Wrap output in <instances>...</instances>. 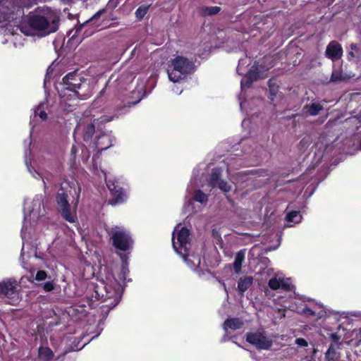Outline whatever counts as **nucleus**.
<instances>
[{
	"mask_svg": "<svg viewBox=\"0 0 361 361\" xmlns=\"http://www.w3.org/2000/svg\"><path fill=\"white\" fill-rule=\"evenodd\" d=\"M295 343L302 347H307L308 345L307 341L302 338H297L295 340Z\"/></svg>",
	"mask_w": 361,
	"mask_h": 361,
	"instance_id": "58836bf2",
	"label": "nucleus"
},
{
	"mask_svg": "<svg viewBox=\"0 0 361 361\" xmlns=\"http://www.w3.org/2000/svg\"><path fill=\"white\" fill-rule=\"evenodd\" d=\"M86 344H87V343H84V344L82 345V346L80 349H82L84 346H85V345H86Z\"/></svg>",
	"mask_w": 361,
	"mask_h": 361,
	"instance_id": "5fc2aeb1",
	"label": "nucleus"
},
{
	"mask_svg": "<svg viewBox=\"0 0 361 361\" xmlns=\"http://www.w3.org/2000/svg\"><path fill=\"white\" fill-rule=\"evenodd\" d=\"M102 270H103V268H102V267H101V269H100V273H101V274H102Z\"/></svg>",
	"mask_w": 361,
	"mask_h": 361,
	"instance_id": "4d7b16f0",
	"label": "nucleus"
},
{
	"mask_svg": "<svg viewBox=\"0 0 361 361\" xmlns=\"http://www.w3.org/2000/svg\"><path fill=\"white\" fill-rule=\"evenodd\" d=\"M114 141V137L111 132L104 133L97 136L95 147L98 151L102 152L111 147Z\"/></svg>",
	"mask_w": 361,
	"mask_h": 361,
	"instance_id": "aec40b11",
	"label": "nucleus"
},
{
	"mask_svg": "<svg viewBox=\"0 0 361 361\" xmlns=\"http://www.w3.org/2000/svg\"><path fill=\"white\" fill-rule=\"evenodd\" d=\"M36 4L35 1H23L21 2V6L23 7V8H29L33 4Z\"/></svg>",
	"mask_w": 361,
	"mask_h": 361,
	"instance_id": "ea45409f",
	"label": "nucleus"
},
{
	"mask_svg": "<svg viewBox=\"0 0 361 361\" xmlns=\"http://www.w3.org/2000/svg\"><path fill=\"white\" fill-rule=\"evenodd\" d=\"M77 151H78V147H77V146H75V145H73V147H72V148H71V154H72L73 156H75V154H76V152H77Z\"/></svg>",
	"mask_w": 361,
	"mask_h": 361,
	"instance_id": "a18cd8bd",
	"label": "nucleus"
},
{
	"mask_svg": "<svg viewBox=\"0 0 361 361\" xmlns=\"http://www.w3.org/2000/svg\"><path fill=\"white\" fill-rule=\"evenodd\" d=\"M342 54V47L337 42L332 41L328 44L326 49V55L332 61L340 59Z\"/></svg>",
	"mask_w": 361,
	"mask_h": 361,
	"instance_id": "412c9836",
	"label": "nucleus"
},
{
	"mask_svg": "<svg viewBox=\"0 0 361 361\" xmlns=\"http://www.w3.org/2000/svg\"><path fill=\"white\" fill-rule=\"evenodd\" d=\"M346 121L348 122H356V123H361L360 121H358V119L355 117L350 118L346 120Z\"/></svg>",
	"mask_w": 361,
	"mask_h": 361,
	"instance_id": "c03bdc74",
	"label": "nucleus"
},
{
	"mask_svg": "<svg viewBox=\"0 0 361 361\" xmlns=\"http://www.w3.org/2000/svg\"><path fill=\"white\" fill-rule=\"evenodd\" d=\"M24 220L21 229V237L23 241L20 259L23 258L25 252L27 240L30 238L34 226L37 221L45 214L44 195H36L32 200L25 199L23 205Z\"/></svg>",
	"mask_w": 361,
	"mask_h": 361,
	"instance_id": "7ed1b4c3",
	"label": "nucleus"
},
{
	"mask_svg": "<svg viewBox=\"0 0 361 361\" xmlns=\"http://www.w3.org/2000/svg\"><path fill=\"white\" fill-rule=\"evenodd\" d=\"M350 48H351L352 51H357V47L355 44H351ZM349 55L351 56L352 57H353L354 56L353 51H350L349 53Z\"/></svg>",
	"mask_w": 361,
	"mask_h": 361,
	"instance_id": "37998d69",
	"label": "nucleus"
},
{
	"mask_svg": "<svg viewBox=\"0 0 361 361\" xmlns=\"http://www.w3.org/2000/svg\"><path fill=\"white\" fill-rule=\"evenodd\" d=\"M25 163L29 173L33 178L42 180L44 190H46V180H48V177L39 171L43 164L41 156H33L29 149H26L25 152Z\"/></svg>",
	"mask_w": 361,
	"mask_h": 361,
	"instance_id": "9b49d317",
	"label": "nucleus"
},
{
	"mask_svg": "<svg viewBox=\"0 0 361 361\" xmlns=\"http://www.w3.org/2000/svg\"><path fill=\"white\" fill-rule=\"evenodd\" d=\"M253 283L252 276H244L239 279L238 281V290L241 295L248 290Z\"/></svg>",
	"mask_w": 361,
	"mask_h": 361,
	"instance_id": "393cba45",
	"label": "nucleus"
},
{
	"mask_svg": "<svg viewBox=\"0 0 361 361\" xmlns=\"http://www.w3.org/2000/svg\"><path fill=\"white\" fill-rule=\"evenodd\" d=\"M99 334H100V332L97 334L96 337L99 336ZM95 338V336H94L92 338Z\"/></svg>",
	"mask_w": 361,
	"mask_h": 361,
	"instance_id": "6e6d98bb",
	"label": "nucleus"
},
{
	"mask_svg": "<svg viewBox=\"0 0 361 361\" xmlns=\"http://www.w3.org/2000/svg\"><path fill=\"white\" fill-rule=\"evenodd\" d=\"M269 87H270L271 94L272 95H274V94H275V92H274V90L271 87V85H269Z\"/></svg>",
	"mask_w": 361,
	"mask_h": 361,
	"instance_id": "864d4df0",
	"label": "nucleus"
},
{
	"mask_svg": "<svg viewBox=\"0 0 361 361\" xmlns=\"http://www.w3.org/2000/svg\"><path fill=\"white\" fill-rule=\"evenodd\" d=\"M38 356L42 361H49L53 358L54 353L49 348L41 346L38 350Z\"/></svg>",
	"mask_w": 361,
	"mask_h": 361,
	"instance_id": "bb28decb",
	"label": "nucleus"
},
{
	"mask_svg": "<svg viewBox=\"0 0 361 361\" xmlns=\"http://www.w3.org/2000/svg\"><path fill=\"white\" fill-rule=\"evenodd\" d=\"M18 283L15 279H6L0 282V297L11 305H16L20 301Z\"/></svg>",
	"mask_w": 361,
	"mask_h": 361,
	"instance_id": "f8f14e48",
	"label": "nucleus"
},
{
	"mask_svg": "<svg viewBox=\"0 0 361 361\" xmlns=\"http://www.w3.org/2000/svg\"><path fill=\"white\" fill-rule=\"evenodd\" d=\"M221 11L219 6H207L202 8V13L206 16H212L218 13Z\"/></svg>",
	"mask_w": 361,
	"mask_h": 361,
	"instance_id": "72a5a7b5",
	"label": "nucleus"
},
{
	"mask_svg": "<svg viewBox=\"0 0 361 361\" xmlns=\"http://www.w3.org/2000/svg\"><path fill=\"white\" fill-rule=\"evenodd\" d=\"M202 176L203 173L200 175L197 169L193 170L192 177L187 188V196L191 195L188 200V207L192 204V201L200 203L203 207H205L208 202L209 195L199 188L203 186L201 180Z\"/></svg>",
	"mask_w": 361,
	"mask_h": 361,
	"instance_id": "6e6552de",
	"label": "nucleus"
},
{
	"mask_svg": "<svg viewBox=\"0 0 361 361\" xmlns=\"http://www.w3.org/2000/svg\"><path fill=\"white\" fill-rule=\"evenodd\" d=\"M121 258L122 260L121 279L124 282L126 280V276L129 273L128 257L126 255H121Z\"/></svg>",
	"mask_w": 361,
	"mask_h": 361,
	"instance_id": "c756f323",
	"label": "nucleus"
},
{
	"mask_svg": "<svg viewBox=\"0 0 361 361\" xmlns=\"http://www.w3.org/2000/svg\"><path fill=\"white\" fill-rule=\"evenodd\" d=\"M331 338L334 342L338 343L339 337L336 334H331Z\"/></svg>",
	"mask_w": 361,
	"mask_h": 361,
	"instance_id": "49530a36",
	"label": "nucleus"
},
{
	"mask_svg": "<svg viewBox=\"0 0 361 361\" xmlns=\"http://www.w3.org/2000/svg\"><path fill=\"white\" fill-rule=\"evenodd\" d=\"M151 4L140 5L135 11V17L138 20L143 19L147 13Z\"/></svg>",
	"mask_w": 361,
	"mask_h": 361,
	"instance_id": "7c9ffc66",
	"label": "nucleus"
},
{
	"mask_svg": "<svg viewBox=\"0 0 361 361\" xmlns=\"http://www.w3.org/2000/svg\"><path fill=\"white\" fill-rule=\"evenodd\" d=\"M47 106V105L45 102H41L37 106L32 109L33 114L30 115V134L33 133L35 128L37 126L39 122L47 120V114L45 111Z\"/></svg>",
	"mask_w": 361,
	"mask_h": 361,
	"instance_id": "dca6fc26",
	"label": "nucleus"
},
{
	"mask_svg": "<svg viewBox=\"0 0 361 361\" xmlns=\"http://www.w3.org/2000/svg\"><path fill=\"white\" fill-rule=\"evenodd\" d=\"M59 85L69 89H76L80 92H90L87 80L82 79L75 71L68 73Z\"/></svg>",
	"mask_w": 361,
	"mask_h": 361,
	"instance_id": "2eb2a0df",
	"label": "nucleus"
},
{
	"mask_svg": "<svg viewBox=\"0 0 361 361\" xmlns=\"http://www.w3.org/2000/svg\"><path fill=\"white\" fill-rule=\"evenodd\" d=\"M220 283L222 285V287L224 289V290L227 293V288H226V284L224 282H221V281H220Z\"/></svg>",
	"mask_w": 361,
	"mask_h": 361,
	"instance_id": "603ef678",
	"label": "nucleus"
},
{
	"mask_svg": "<svg viewBox=\"0 0 361 361\" xmlns=\"http://www.w3.org/2000/svg\"><path fill=\"white\" fill-rule=\"evenodd\" d=\"M258 77L259 76L257 73H256L255 71V66H252V68L247 72V75L241 80V89L243 90L245 87H249L254 80H257Z\"/></svg>",
	"mask_w": 361,
	"mask_h": 361,
	"instance_id": "b1692460",
	"label": "nucleus"
},
{
	"mask_svg": "<svg viewBox=\"0 0 361 361\" xmlns=\"http://www.w3.org/2000/svg\"><path fill=\"white\" fill-rule=\"evenodd\" d=\"M250 64V59L247 58L240 59L238 61V65L237 67V72L239 75H243L245 73V71L243 70L247 65Z\"/></svg>",
	"mask_w": 361,
	"mask_h": 361,
	"instance_id": "473e14b6",
	"label": "nucleus"
},
{
	"mask_svg": "<svg viewBox=\"0 0 361 361\" xmlns=\"http://www.w3.org/2000/svg\"><path fill=\"white\" fill-rule=\"evenodd\" d=\"M269 286L272 290L282 289L289 290L291 287V281L288 278L277 275L269 281Z\"/></svg>",
	"mask_w": 361,
	"mask_h": 361,
	"instance_id": "a211bd4d",
	"label": "nucleus"
},
{
	"mask_svg": "<svg viewBox=\"0 0 361 361\" xmlns=\"http://www.w3.org/2000/svg\"><path fill=\"white\" fill-rule=\"evenodd\" d=\"M140 102V99L133 102H128V104H125L123 106L118 107L116 110L115 114L113 116L104 115L101 116L99 118L94 119L92 123L88 124L83 129V138L85 140H89L93 133H94L95 126H98L99 123H106L112 121L115 118H118L119 116L122 114H125L128 112V109L132 105H135Z\"/></svg>",
	"mask_w": 361,
	"mask_h": 361,
	"instance_id": "9d476101",
	"label": "nucleus"
},
{
	"mask_svg": "<svg viewBox=\"0 0 361 361\" xmlns=\"http://www.w3.org/2000/svg\"><path fill=\"white\" fill-rule=\"evenodd\" d=\"M248 123V121L244 119L242 122V126L244 128Z\"/></svg>",
	"mask_w": 361,
	"mask_h": 361,
	"instance_id": "3c124183",
	"label": "nucleus"
},
{
	"mask_svg": "<svg viewBox=\"0 0 361 361\" xmlns=\"http://www.w3.org/2000/svg\"><path fill=\"white\" fill-rule=\"evenodd\" d=\"M221 169L215 168L212 170L209 180V185L212 188H218L222 192H228L231 190V185L221 178Z\"/></svg>",
	"mask_w": 361,
	"mask_h": 361,
	"instance_id": "f3484780",
	"label": "nucleus"
},
{
	"mask_svg": "<svg viewBox=\"0 0 361 361\" xmlns=\"http://www.w3.org/2000/svg\"><path fill=\"white\" fill-rule=\"evenodd\" d=\"M46 278H47V273L42 270L38 271L35 276V279L39 281H43Z\"/></svg>",
	"mask_w": 361,
	"mask_h": 361,
	"instance_id": "f704fd0d",
	"label": "nucleus"
},
{
	"mask_svg": "<svg viewBox=\"0 0 361 361\" xmlns=\"http://www.w3.org/2000/svg\"><path fill=\"white\" fill-rule=\"evenodd\" d=\"M111 240L116 249L130 251L133 247V240L130 232L123 226H115L110 231Z\"/></svg>",
	"mask_w": 361,
	"mask_h": 361,
	"instance_id": "1a4fd4ad",
	"label": "nucleus"
},
{
	"mask_svg": "<svg viewBox=\"0 0 361 361\" xmlns=\"http://www.w3.org/2000/svg\"><path fill=\"white\" fill-rule=\"evenodd\" d=\"M105 12V9H102L97 11L87 23H92L97 20L102 13Z\"/></svg>",
	"mask_w": 361,
	"mask_h": 361,
	"instance_id": "c9c22d12",
	"label": "nucleus"
},
{
	"mask_svg": "<svg viewBox=\"0 0 361 361\" xmlns=\"http://www.w3.org/2000/svg\"><path fill=\"white\" fill-rule=\"evenodd\" d=\"M245 259V252L240 250L235 257L233 262V268L236 273H239L241 270L243 262Z\"/></svg>",
	"mask_w": 361,
	"mask_h": 361,
	"instance_id": "c85d7f7f",
	"label": "nucleus"
},
{
	"mask_svg": "<svg viewBox=\"0 0 361 361\" xmlns=\"http://www.w3.org/2000/svg\"><path fill=\"white\" fill-rule=\"evenodd\" d=\"M302 219V217L300 212L293 211L288 212L286 216V220L287 221L286 226L291 227L294 224L300 223Z\"/></svg>",
	"mask_w": 361,
	"mask_h": 361,
	"instance_id": "a878e982",
	"label": "nucleus"
},
{
	"mask_svg": "<svg viewBox=\"0 0 361 361\" xmlns=\"http://www.w3.org/2000/svg\"><path fill=\"white\" fill-rule=\"evenodd\" d=\"M172 91L176 94H180L182 92V89L180 90L178 87L177 88L174 87L172 89Z\"/></svg>",
	"mask_w": 361,
	"mask_h": 361,
	"instance_id": "de8ad7c7",
	"label": "nucleus"
},
{
	"mask_svg": "<svg viewBox=\"0 0 361 361\" xmlns=\"http://www.w3.org/2000/svg\"><path fill=\"white\" fill-rule=\"evenodd\" d=\"M51 71H52V69H51V67L49 66L47 69V74L45 75V78H44V85L46 84V82L50 80V76H49V74L51 73Z\"/></svg>",
	"mask_w": 361,
	"mask_h": 361,
	"instance_id": "a19ab883",
	"label": "nucleus"
},
{
	"mask_svg": "<svg viewBox=\"0 0 361 361\" xmlns=\"http://www.w3.org/2000/svg\"><path fill=\"white\" fill-rule=\"evenodd\" d=\"M325 357L326 361H338L339 355L336 349L331 345L326 353Z\"/></svg>",
	"mask_w": 361,
	"mask_h": 361,
	"instance_id": "2f4dec72",
	"label": "nucleus"
},
{
	"mask_svg": "<svg viewBox=\"0 0 361 361\" xmlns=\"http://www.w3.org/2000/svg\"><path fill=\"white\" fill-rule=\"evenodd\" d=\"M303 313L308 315H312L316 317L317 319H321L324 317L326 312L324 306L322 304H316L315 310H312L310 307H305L302 310Z\"/></svg>",
	"mask_w": 361,
	"mask_h": 361,
	"instance_id": "5701e85b",
	"label": "nucleus"
},
{
	"mask_svg": "<svg viewBox=\"0 0 361 361\" xmlns=\"http://www.w3.org/2000/svg\"><path fill=\"white\" fill-rule=\"evenodd\" d=\"M81 127L82 126H81L80 123L78 124L76 128H75V133H78L81 130Z\"/></svg>",
	"mask_w": 361,
	"mask_h": 361,
	"instance_id": "09e8293b",
	"label": "nucleus"
},
{
	"mask_svg": "<svg viewBox=\"0 0 361 361\" xmlns=\"http://www.w3.org/2000/svg\"><path fill=\"white\" fill-rule=\"evenodd\" d=\"M60 98V106L63 110L70 112L77 106L78 99H86L90 96V92H80L76 89H69L57 86Z\"/></svg>",
	"mask_w": 361,
	"mask_h": 361,
	"instance_id": "0eeeda50",
	"label": "nucleus"
},
{
	"mask_svg": "<svg viewBox=\"0 0 361 361\" xmlns=\"http://www.w3.org/2000/svg\"><path fill=\"white\" fill-rule=\"evenodd\" d=\"M239 102H240V110L241 111H243V109L245 108V101H242V95L240 94V97H239Z\"/></svg>",
	"mask_w": 361,
	"mask_h": 361,
	"instance_id": "79ce46f5",
	"label": "nucleus"
},
{
	"mask_svg": "<svg viewBox=\"0 0 361 361\" xmlns=\"http://www.w3.org/2000/svg\"><path fill=\"white\" fill-rule=\"evenodd\" d=\"M32 252L27 253V257H30L33 254L35 256H36L35 250L33 249V247L31 248Z\"/></svg>",
	"mask_w": 361,
	"mask_h": 361,
	"instance_id": "8fccbe9b",
	"label": "nucleus"
},
{
	"mask_svg": "<svg viewBox=\"0 0 361 361\" xmlns=\"http://www.w3.org/2000/svg\"><path fill=\"white\" fill-rule=\"evenodd\" d=\"M323 106L320 103L312 102L310 104L305 105L302 110V113L305 116H317Z\"/></svg>",
	"mask_w": 361,
	"mask_h": 361,
	"instance_id": "4be33fe9",
	"label": "nucleus"
},
{
	"mask_svg": "<svg viewBox=\"0 0 361 361\" xmlns=\"http://www.w3.org/2000/svg\"><path fill=\"white\" fill-rule=\"evenodd\" d=\"M246 341L259 350H269L273 345L272 339L262 329L247 333Z\"/></svg>",
	"mask_w": 361,
	"mask_h": 361,
	"instance_id": "ddd939ff",
	"label": "nucleus"
},
{
	"mask_svg": "<svg viewBox=\"0 0 361 361\" xmlns=\"http://www.w3.org/2000/svg\"><path fill=\"white\" fill-rule=\"evenodd\" d=\"M100 177H103L106 181V186L111 192V198L109 200V204L116 205L123 203L128 199V193L126 190L120 187L114 180L108 179L106 173L104 171H101Z\"/></svg>",
	"mask_w": 361,
	"mask_h": 361,
	"instance_id": "4468645a",
	"label": "nucleus"
},
{
	"mask_svg": "<svg viewBox=\"0 0 361 361\" xmlns=\"http://www.w3.org/2000/svg\"><path fill=\"white\" fill-rule=\"evenodd\" d=\"M195 71V64L183 56H176L169 61L167 73L173 83L180 82Z\"/></svg>",
	"mask_w": 361,
	"mask_h": 361,
	"instance_id": "39448f33",
	"label": "nucleus"
},
{
	"mask_svg": "<svg viewBox=\"0 0 361 361\" xmlns=\"http://www.w3.org/2000/svg\"><path fill=\"white\" fill-rule=\"evenodd\" d=\"M172 245L175 252L180 255L188 267L195 271L200 264L199 255H190V231L180 224L177 225L172 233Z\"/></svg>",
	"mask_w": 361,
	"mask_h": 361,
	"instance_id": "20e7f679",
	"label": "nucleus"
},
{
	"mask_svg": "<svg viewBox=\"0 0 361 361\" xmlns=\"http://www.w3.org/2000/svg\"><path fill=\"white\" fill-rule=\"evenodd\" d=\"M43 288L47 292L51 291L54 288V283L53 281H47L44 284Z\"/></svg>",
	"mask_w": 361,
	"mask_h": 361,
	"instance_id": "e433bc0d",
	"label": "nucleus"
},
{
	"mask_svg": "<svg viewBox=\"0 0 361 361\" xmlns=\"http://www.w3.org/2000/svg\"><path fill=\"white\" fill-rule=\"evenodd\" d=\"M352 77L351 75L343 73L341 69H334L332 71L331 81L337 82L348 80Z\"/></svg>",
	"mask_w": 361,
	"mask_h": 361,
	"instance_id": "cd10ccee",
	"label": "nucleus"
},
{
	"mask_svg": "<svg viewBox=\"0 0 361 361\" xmlns=\"http://www.w3.org/2000/svg\"><path fill=\"white\" fill-rule=\"evenodd\" d=\"M9 5L10 2L7 0L2 1L1 5L0 4V16H3L4 13L6 14V18L0 22V27H5V35L12 37V40L17 39L18 37L21 38L17 33L18 30L26 35L43 37L58 30L59 15L47 6L37 7L30 12L26 18L25 24L16 27H12L10 23H6L7 21L10 22L11 19H14L13 13L9 12Z\"/></svg>",
	"mask_w": 361,
	"mask_h": 361,
	"instance_id": "f257e3e1",
	"label": "nucleus"
},
{
	"mask_svg": "<svg viewBox=\"0 0 361 361\" xmlns=\"http://www.w3.org/2000/svg\"><path fill=\"white\" fill-rule=\"evenodd\" d=\"M243 323L238 318H231L226 319L223 324V329L224 331V336L222 338L223 341L230 339V330H237L242 328Z\"/></svg>",
	"mask_w": 361,
	"mask_h": 361,
	"instance_id": "6ab92c4d",
	"label": "nucleus"
},
{
	"mask_svg": "<svg viewBox=\"0 0 361 361\" xmlns=\"http://www.w3.org/2000/svg\"><path fill=\"white\" fill-rule=\"evenodd\" d=\"M80 192V186L76 180H65L61 183V188L56 195L57 208L62 216L70 223L77 221L76 208Z\"/></svg>",
	"mask_w": 361,
	"mask_h": 361,
	"instance_id": "f03ea898",
	"label": "nucleus"
},
{
	"mask_svg": "<svg viewBox=\"0 0 361 361\" xmlns=\"http://www.w3.org/2000/svg\"><path fill=\"white\" fill-rule=\"evenodd\" d=\"M107 269V267H104V271H107V274L105 276V279L102 278L100 280L101 285L106 293L105 295L102 293V296L105 297L104 300L111 298L114 300L113 302L109 304V308L112 309L119 303L123 288L120 282L115 279L113 274Z\"/></svg>",
	"mask_w": 361,
	"mask_h": 361,
	"instance_id": "423d86ee",
	"label": "nucleus"
},
{
	"mask_svg": "<svg viewBox=\"0 0 361 361\" xmlns=\"http://www.w3.org/2000/svg\"><path fill=\"white\" fill-rule=\"evenodd\" d=\"M342 314H345V317H348V316L355 317H361V312H360V311L343 312Z\"/></svg>",
	"mask_w": 361,
	"mask_h": 361,
	"instance_id": "4c0bfd02",
	"label": "nucleus"
}]
</instances>
